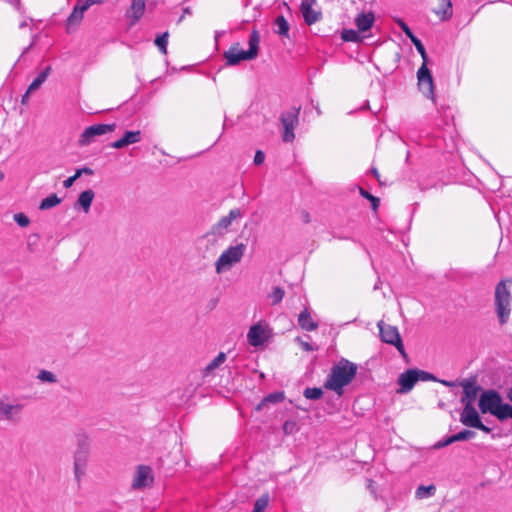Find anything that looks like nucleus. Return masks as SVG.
<instances>
[{"mask_svg": "<svg viewBox=\"0 0 512 512\" xmlns=\"http://www.w3.org/2000/svg\"><path fill=\"white\" fill-rule=\"evenodd\" d=\"M356 373L357 365L346 359H342L332 367L324 387L341 396L343 394V388L352 382Z\"/></svg>", "mask_w": 512, "mask_h": 512, "instance_id": "f257e3e1", "label": "nucleus"}, {"mask_svg": "<svg viewBox=\"0 0 512 512\" xmlns=\"http://www.w3.org/2000/svg\"><path fill=\"white\" fill-rule=\"evenodd\" d=\"M249 49L247 51L240 48L239 44H235L225 51L223 56L227 65L234 66L244 60L255 59L259 51L260 35L256 29H253L249 37Z\"/></svg>", "mask_w": 512, "mask_h": 512, "instance_id": "f03ea898", "label": "nucleus"}, {"mask_svg": "<svg viewBox=\"0 0 512 512\" xmlns=\"http://www.w3.org/2000/svg\"><path fill=\"white\" fill-rule=\"evenodd\" d=\"M245 250L246 245L243 243L228 247L215 261V272L217 274H222L224 272L230 271L242 260Z\"/></svg>", "mask_w": 512, "mask_h": 512, "instance_id": "7ed1b4c3", "label": "nucleus"}, {"mask_svg": "<svg viewBox=\"0 0 512 512\" xmlns=\"http://www.w3.org/2000/svg\"><path fill=\"white\" fill-rule=\"evenodd\" d=\"M512 295L506 281H500L495 288V309L501 325L505 324L511 313Z\"/></svg>", "mask_w": 512, "mask_h": 512, "instance_id": "20e7f679", "label": "nucleus"}, {"mask_svg": "<svg viewBox=\"0 0 512 512\" xmlns=\"http://www.w3.org/2000/svg\"><path fill=\"white\" fill-rule=\"evenodd\" d=\"M502 405V397L496 390L483 391L479 397L478 406L483 414L490 413L497 418Z\"/></svg>", "mask_w": 512, "mask_h": 512, "instance_id": "39448f33", "label": "nucleus"}, {"mask_svg": "<svg viewBox=\"0 0 512 512\" xmlns=\"http://www.w3.org/2000/svg\"><path fill=\"white\" fill-rule=\"evenodd\" d=\"M116 129V124H96L87 127L81 133L78 144L79 146H87L95 141L96 137L102 136L113 132Z\"/></svg>", "mask_w": 512, "mask_h": 512, "instance_id": "423d86ee", "label": "nucleus"}, {"mask_svg": "<svg viewBox=\"0 0 512 512\" xmlns=\"http://www.w3.org/2000/svg\"><path fill=\"white\" fill-rule=\"evenodd\" d=\"M300 108H293L281 114L280 122L283 126L282 139L284 142H293L295 139L294 129L298 125Z\"/></svg>", "mask_w": 512, "mask_h": 512, "instance_id": "0eeeda50", "label": "nucleus"}, {"mask_svg": "<svg viewBox=\"0 0 512 512\" xmlns=\"http://www.w3.org/2000/svg\"><path fill=\"white\" fill-rule=\"evenodd\" d=\"M154 483V473L148 465H138L135 469L131 488L133 490H143L152 487Z\"/></svg>", "mask_w": 512, "mask_h": 512, "instance_id": "6e6552de", "label": "nucleus"}, {"mask_svg": "<svg viewBox=\"0 0 512 512\" xmlns=\"http://www.w3.org/2000/svg\"><path fill=\"white\" fill-rule=\"evenodd\" d=\"M377 326L382 341L394 345L402 355H405L404 345L397 327L385 324L382 320L378 322Z\"/></svg>", "mask_w": 512, "mask_h": 512, "instance_id": "1a4fd4ad", "label": "nucleus"}, {"mask_svg": "<svg viewBox=\"0 0 512 512\" xmlns=\"http://www.w3.org/2000/svg\"><path fill=\"white\" fill-rule=\"evenodd\" d=\"M242 216L243 214L240 209L236 208L230 210L228 215L221 217L219 221L211 227L208 231V237L214 239L215 235L224 236L229 231L233 221Z\"/></svg>", "mask_w": 512, "mask_h": 512, "instance_id": "9d476101", "label": "nucleus"}, {"mask_svg": "<svg viewBox=\"0 0 512 512\" xmlns=\"http://www.w3.org/2000/svg\"><path fill=\"white\" fill-rule=\"evenodd\" d=\"M460 421L465 426L477 428L485 432L490 431V429L481 422L479 414L471 402L466 403L461 413Z\"/></svg>", "mask_w": 512, "mask_h": 512, "instance_id": "9b49d317", "label": "nucleus"}, {"mask_svg": "<svg viewBox=\"0 0 512 512\" xmlns=\"http://www.w3.org/2000/svg\"><path fill=\"white\" fill-rule=\"evenodd\" d=\"M418 86L419 89L428 97L433 96V78L430 70L427 67V63H422L421 67L417 72Z\"/></svg>", "mask_w": 512, "mask_h": 512, "instance_id": "f8f14e48", "label": "nucleus"}, {"mask_svg": "<svg viewBox=\"0 0 512 512\" xmlns=\"http://www.w3.org/2000/svg\"><path fill=\"white\" fill-rule=\"evenodd\" d=\"M23 405L10 403L5 400L0 401V416L8 421L18 422L21 417Z\"/></svg>", "mask_w": 512, "mask_h": 512, "instance_id": "ddd939ff", "label": "nucleus"}, {"mask_svg": "<svg viewBox=\"0 0 512 512\" xmlns=\"http://www.w3.org/2000/svg\"><path fill=\"white\" fill-rule=\"evenodd\" d=\"M419 380L418 370L409 369L398 377V384L400 388L398 393H407L414 387L415 383Z\"/></svg>", "mask_w": 512, "mask_h": 512, "instance_id": "4468645a", "label": "nucleus"}, {"mask_svg": "<svg viewBox=\"0 0 512 512\" xmlns=\"http://www.w3.org/2000/svg\"><path fill=\"white\" fill-rule=\"evenodd\" d=\"M315 3L316 0H303L300 5L304 21L308 25H312L321 19V12L312 8Z\"/></svg>", "mask_w": 512, "mask_h": 512, "instance_id": "2eb2a0df", "label": "nucleus"}, {"mask_svg": "<svg viewBox=\"0 0 512 512\" xmlns=\"http://www.w3.org/2000/svg\"><path fill=\"white\" fill-rule=\"evenodd\" d=\"M95 198V192L92 189H87L81 192L75 201L73 207L75 210H81L85 214L89 213L92 202Z\"/></svg>", "mask_w": 512, "mask_h": 512, "instance_id": "dca6fc26", "label": "nucleus"}, {"mask_svg": "<svg viewBox=\"0 0 512 512\" xmlns=\"http://www.w3.org/2000/svg\"><path fill=\"white\" fill-rule=\"evenodd\" d=\"M248 342L251 346L257 347L267 340L265 328L261 324L252 325L247 334Z\"/></svg>", "mask_w": 512, "mask_h": 512, "instance_id": "f3484780", "label": "nucleus"}, {"mask_svg": "<svg viewBox=\"0 0 512 512\" xmlns=\"http://www.w3.org/2000/svg\"><path fill=\"white\" fill-rule=\"evenodd\" d=\"M141 141V131H126L124 136L111 143V147L114 149H122L128 145L135 144Z\"/></svg>", "mask_w": 512, "mask_h": 512, "instance_id": "a211bd4d", "label": "nucleus"}, {"mask_svg": "<svg viewBox=\"0 0 512 512\" xmlns=\"http://www.w3.org/2000/svg\"><path fill=\"white\" fill-rule=\"evenodd\" d=\"M375 22V15L372 11L361 12L355 18V25L359 32L369 31Z\"/></svg>", "mask_w": 512, "mask_h": 512, "instance_id": "6ab92c4d", "label": "nucleus"}, {"mask_svg": "<svg viewBox=\"0 0 512 512\" xmlns=\"http://www.w3.org/2000/svg\"><path fill=\"white\" fill-rule=\"evenodd\" d=\"M87 10V8L83 4H77L74 8L72 13L67 19L66 22V30L67 32H71L72 28H75L78 26L82 19L84 12Z\"/></svg>", "mask_w": 512, "mask_h": 512, "instance_id": "aec40b11", "label": "nucleus"}, {"mask_svg": "<svg viewBox=\"0 0 512 512\" xmlns=\"http://www.w3.org/2000/svg\"><path fill=\"white\" fill-rule=\"evenodd\" d=\"M434 13L441 21L449 20L453 13L451 0H438V7L434 9Z\"/></svg>", "mask_w": 512, "mask_h": 512, "instance_id": "412c9836", "label": "nucleus"}, {"mask_svg": "<svg viewBox=\"0 0 512 512\" xmlns=\"http://www.w3.org/2000/svg\"><path fill=\"white\" fill-rule=\"evenodd\" d=\"M474 435H475V432H473L471 430H463L457 434L447 437L446 439H444L442 441L437 442L433 446V448H444L445 446L450 445L454 441L469 439V438H472Z\"/></svg>", "mask_w": 512, "mask_h": 512, "instance_id": "4be33fe9", "label": "nucleus"}, {"mask_svg": "<svg viewBox=\"0 0 512 512\" xmlns=\"http://www.w3.org/2000/svg\"><path fill=\"white\" fill-rule=\"evenodd\" d=\"M88 460L86 450H78L74 456L75 476L79 479L84 474L85 466Z\"/></svg>", "mask_w": 512, "mask_h": 512, "instance_id": "5701e85b", "label": "nucleus"}, {"mask_svg": "<svg viewBox=\"0 0 512 512\" xmlns=\"http://www.w3.org/2000/svg\"><path fill=\"white\" fill-rule=\"evenodd\" d=\"M299 326L306 331H313L318 328L317 322L313 320L307 308H305L298 317Z\"/></svg>", "mask_w": 512, "mask_h": 512, "instance_id": "b1692460", "label": "nucleus"}, {"mask_svg": "<svg viewBox=\"0 0 512 512\" xmlns=\"http://www.w3.org/2000/svg\"><path fill=\"white\" fill-rule=\"evenodd\" d=\"M226 360V354L224 352H220L203 370V377L210 376L215 369L220 367Z\"/></svg>", "mask_w": 512, "mask_h": 512, "instance_id": "393cba45", "label": "nucleus"}, {"mask_svg": "<svg viewBox=\"0 0 512 512\" xmlns=\"http://www.w3.org/2000/svg\"><path fill=\"white\" fill-rule=\"evenodd\" d=\"M145 11V1L144 0H133L131 8L128 12L129 17L138 21L144 14Z\"/></svg>", "mask_w": 512, "mask_h": 512, "instance_id": "a878e982", "label": "nucleus"}, {"mask_svg": "<svg viewBox=\"0 0 512 512\" xmlns=\"http://www.w3.org/2000/svg\"><path fill=\"white\" fill-rule=\"evenodd\" d=\"M51 72V67L47 66L44 71H42L37 78H35L32 83L28 87V93H33L38 90L40 86L46 81L47 77Z\"/></svg>", "mask_w": 512, "mask_h": 512, "instance_id": "bb28decb", "label": "nucleus"}, {"mask_svg": "<svg viewBox=\"0 0 512 512\" xmlns=\"http://www.w3.org/2000/svg\"><path fill=\"white\" fill-rule=\"evenodd\" d=\"M274 24L277 27L275 30V33H277L278 35H280L282 37L289 38L290 26H289L288 21L285 19V17L283 15L278 16L275 19Z\"/></svg>", "mask_w": 512, "mask_h": 512, "instance_id": "cd10ccee", "label": "nucleus"}, {"mask_svg": "<svg viewBox=\"0 0 512 512\" xmlns=\"http://www.w3.org/2000/svg\"><path fill=\"white\" fill-rule=\"evenodd\" d=\"M284 398H285V395L283 392L271 393L263 398V400L257 406V410H260L262 407H264L268 404L280 403L284 400Z\"/></svg>", "mask_w": 512, "mask_h": 512, "instance_id": "c85d7f7f", "label": "nucleus"}, {"mask_svg": "<svg viewBox=\"0 0 512 512\" xmlns=\"http://www.w3.org/2000/svg\"><path fill=\"white\" fill-rule=\"evenodd\" d=\"M436 493V486L431 484L428 486L420 485L415 491L417 499H426L434 496Z\"/></svg>", "mask_w": 512, "mask_h": 512, "instance_id": "c756f323", "label": "nucleus"}, {"mask_svg": "<svg viewBox=\"0 0 512 512\" xmlns=\"http://www.w3.org/2000/svg\"><path fill=\"white\" fill-rule=\"evenodd\" d=\"M62 202V199L59 198L56 194H51L48 197L44 198L39 206L40 210H48L59 205Z\"/></svg>", "mask_w": 512, "mask_h": 512, "instance_id": "7c9ffc66", "label": "nucleus"}, {"mask_svg": "<svg viewBox=\"0 0 512 512\" xmlns=\"http://www.w3.org/2000/svg\"><path fill=\"white\" fill-rule=\"evenodd\" d=\"M463 389H464L465 397L468 399V402L472 403L475 400V398L477 397L480 387L476 386L472 382H465L463 384Z\"/></svg>", "mask_w": 512, "mask_h": 512, "instance_id": "2f4dec72", "label": "nucleus"}, {"mask_svg": "<svg viewBox=\"0 0 512 512\" xmlns=\"http://www.w3.org/2000/svg\"><path fill=\"white\" fill-rule=\"evenodd\" d=\"M359 33L360 32L358 30L344 29L341 32V38L347 42H360L362 41V37L360 36Z\"/></svg>", "mask_w": 512, "mask_h": 512, "instance_id": "473e14b6", "label": "nucleus"}, {"mask_svg": "<svg viewBox=\"0 0 512 512\" xmlns=\"http://www.w3.org/2000/svg\"><path fill=\"white\" fill-rule=\"evenodd\" d=\"M37 379L42 383L54 384L58 382L57 376L53 372L45 369L39 371Z\"/></svg>", "mask_w": 512, "mask_h": 512, "instance_id": "72a5a7b5", "label": "nucleus"}, {"mask_svg": "<svg viewBox=\"0 0 512 512\" xmlns=\"http://www.w3.org/2000/svg\"><path fill=\"white\" fill-rule=\"evenodd\" d=\"M168 37L169 33L164 32L163 34L159 35L155 39V45L159 48V50L165 55L167 54V43H168Z\"/></svg>", "mask_w": 512, "mask_h": 512, "instance_id": "f704fd0d", "label": "nucleus"}, {"mask_svg": "<svg viewBox=\"0 0 512 512\" xmlns=\"http://www.w3.org/2000/svg\"><path fill=\"white\" fill-rule=\"evenodd\" d=\"M304 397L306 399L310 400H317L320 399L323 395V391L321 388L313 387V388H306L303 393Z\"/></svg>", "mask_w": 512, "mask_h": 512, "instance_id": "c9c22d12", "label": "nucleus"}, {"mask_svg": "<svg viewBox=\"0 0 512 512\" xmlns=\"http://www.w3.org/2000/svg\"><path fill=\"white\" fill-rule=\"evenodd\" d=\"M285 292L280 287H275L272 292L269 295V298L271 299V304L276 305L282 301L284 298Z\"/></svg>", "mask_w": 512, "mask_h": 512, "instance_id": "e433bc0d", "label": "nucleus"}, {"mask_svg": "<svg viewBox=\"0 0 512 512\" xmlns=\"http://www.w3.org/2000/svg\"><path fill=\"white\" fill-rule=\"evenodd\" d=\"M269 497L268 495H263L258 498L254 504V508L252 512H264L268 506Z\"/></svg>", "mask_w": 512, "mask_h": 512, "instance_id": "4c0bfd02", "label": "nucleus"}, {"mask_svg": "<svg viewBox=\"0 0 512 512\" xmlns=\"http://www.w3.org/2000/svg\"><path fill=\"white\" fill-rule=\"evenodd\" d=\"M507 418H511L512 419V406L509 405V404H505L503 403L502 407H501V411L497 417L498 420L500 421H503Z\"/></svg>", "mask_w": 512, "mask_h": 512, "instance_id": "58836bf2", "label": "nucleus"}, {"mask_svg": "<svg viewBox=\"0 0 512 512\" xmlns=\"http://www.w3.org/2000/svg\"><path fill=\"white\" fill-rule=\"evenodd\" d=\"M360 194L367 200L371 201L372 209L376 211L379 206V199L362 188H360Z\"/></svg>", "mask_w": 512, "mask_h": 512, "instance_id": "ea45409f", "label": "nucleus"}, {"mask_svg": "<svg viewBox=\"0 0 512 512\" xmlns=\"http://www.w3.org/2000/svg\"><path fill=\"white\" fill-rule=\"evenodd\" d=\"M14 220L20 227H27L30 223L29 218L23 213L15 214Z\"/></svg>", "mask_w": 512, "mask_h": 512, "instance_id": "a19ab883", "label": "nucleus"}, {"mask_svg": "<svg viewBox=\"0 0 512 512\" xmlns=\"http://www.w3.org/2000/svg\"><path fill=\"white\" fill-rule=\"evenodd\" d=\"M77 437V445L80 447H84L90 444L89 436L85 432H79L76 434Z\"/></svg>", "mask_w": 512, "mask_h": 512, "instance_id": "79ce46f5", "label": "nucleus"}, {"mask_svg": "<svg viewBox=\"0 0 512 512\" xmlns=\"http://www.w3.org/2000/svg\"><path fill=\"white\" fill-rule=\"evenodd\" d=\"M295 341L299 344V346L306 352L314 351L315 348L307 341H304L302 338L297 337Z\"/></svg>", "mask_w": 512, "mask_h": 512, "instance_id": "37998d69", "label": "nucleus"}, {"mask_svg": "<svg viewBox=\"0 0 512 512\" xmlns=\"http://www.w3.org/2000/svg\"><path fill=\"white\" fill-rule=\"evenodd\" d=\"M297 424L294 421H286L283 425L285 434H292L296 430Z\"/></svg>", "mask_w": 512, "mask_h": 512, "instance_id": "c03bdc74", "label": "nucleus"}, {"mask_svg": "<svg viewBox=\"0 0 512 512\" xmlns=\"http://www.w3.org/2000/svg\"><path fill=\"white\" fill-rule=\"evenodd\" d=\"M414 46L416 47L417 51L420 53V55L423 59V63H427V54H426V50H425V47L422 44V42L418 41L417 43L414 44Z\"/></svg>", "mask_w": 512, "mask_h": 512, "instance_id": "a18cd8bd", "label": "nucleus"}, {"mask_svg": "<svg viewBox=\"0 0 512 512\" xmlns=\"http://www.w3.org/2000/svg\"><path fill=\"white\" fill-rule=\"evenodd\" d=\"M221 237H223V236H222V235H215V238H214V239H212V238L210 239V238L208 237V232H207L206 234H204V235L202 236V238H201V239H202V241H205V242L207 243V245H212V246H214V245H216V244H217L218 239H219V238H221Z\"/></svg>", "mask_w": 512, "mask_h": 512, "instance_id": "49530a36", "label": "nucleus"}, {"mask_svg": "<svg viewBox=\"0 0 512 512\" xmlns=\"http://www.w3.org/2000/svg\"><path fill=\"white\" fill-rule=\"evenodd\" d=\"M397 24L401 28V30L405 33V35L408 37L412 33L411 29L408 27V25L401 19L397 20Z\"/></svg>", "mask_w": 512, "mask_h": 512, "instance_id": "de8ad7c7", "label": "nucleus"}, {"mask_svg": "<svg viewBox=\"0 0 512 512\" xmlns=\"http://www.w3.org/2000/svg\"><path fill=\"white\" fill-rule=\"evenodd\" d=\"M418 374H419V380H422V381L436 380V378L428 372L418 370Z\"/></svg>", "mask_w": 512, "mask_h": 512, "instance_id": "09e8293b", "label": "nucleus"}, {"mask_svg": "<svg viewBox=\"0 0 512 512\" xmlns=\"http://www.w3.org/2000/svg\"><path fill=\"white\" fill-rule=\"evenodd\" d=\"M265 160V154L258 150L256 153H255V156H254V163L255 165H261Z\"/></svg>", "mask_w": 512, "mask_h": 512, "instance_id": "8fccbe9b", "label": "nucleus"}, {"mask_svg": "<svg viewBox=\"0 0 512 512\" xmlns=\"http://www.w3.org/2000/svg\"><path fill=\"white\" fill-rule=\"evenodd\" d=\"M301 219L304 223H310L311 216H310L309 212H307L305 210L301 211Z\"/></svg>", "mask_w": 512, "mask_h": 512, "instance_id": "3c124183", "label": "nucleus"}, {"mask_svg": "<svg viewBox=\"0 0 512 512\" xmlns=\"http://www.w3.org/2000/svg\"><path fill=\"white\" fill-rule=\"evenodd\" d=\"M103 1L104 0H85V2H83L82 4L88 9L90 6L94 4H100Z\"/></svg>", "mask_w": 512, "mask_h": 512, "instance_id": "603ef678", "label": "nucleus"}, {"mask_svg": "<svg viewBox=\"0 0 512 512\" xmlns=\"http://www.w3.org/2000/svg\"><path fill=\"white\" fill-rule=\"evenodd\" d=\"M75 181H76L75 178L73 176H71L63 181V186L65 188H70L74 184Z\"/></svg>", "mask_w": 512, "mask_h": 512, "instance_id": "864d4df0", "label": "nucleus"}, {"mask_svg": "<svg viewBox=\"0 0 512 512\" xmlns=\"http://www.w3.org/2000/svg\"><path fill=\"white\" fill-rule=\"evenodd\" d=\"M31 93H28V90L26 91V93L22 96V99H21V103L22 104H27L28 103V100H29V95Z\"/></svg>", "mask_w": 512, "mask_h": 512, "instance_id": "5fc2aeb1", "label": "nucleus"}, {"mask_svg": "<svg viewBox=\"0 0 512 512\" xmlns=\"http://www.w3.org/2000/svg\"><path fill=\"white\" fill-rule=\"evenodd\" d=\"M82 170V173L83 174H86V175H92L93 174V170L89 167H84V168H81Z\"/></svg>", "mask_w": 512, "mask_h": 512, "instance_id": "6e6d98bb", "label": "nucleus"}, {"mask_svg": "<svg viewBox=\"0 0 512 512\" xmlns=\"http://www.w3.org/2000/svg\"><path fill=\"white\" fill-rule=\"evenodd\" d=\"M408 38L411 40V42L413 44L417 43L418 41H420L414 34L413 32L410 34V36H408Z\"/></svg>", "mask_w": 512, "mask_h": 512, "instance_id": "4d7b16f0", "label": "nucleus"}, {"mask_svg": "<svg viewBox=\"0 0 512 512\" xmlns=\"http://www.w3.org/2000/svg\"><path fill=\"white\" fill-rule=\"evenodd\" d=\"M81 175H83L82 173V170L81 168L80 169H77L75 174L73 175V177L75 178V180H77Z\"/></svg>", "mask_w": 512, "mask_h": 512, "instance_id": "13d9d810", "label": "nucleus"}, {"mask_svg": "<svg viewBox=\"0 0 512 512\" xmlns=\"http://www.w3.org/2000/svg\"><path fill=\"white\" fill-rule=\"evenodd\" d=\"M368 483H369L368 484L369 489L371 490L372 493H374V487H373L374 482L372 480H368Z\"/></svg>", "mask_w": 512, "mask_h": 512, "instance_id": "bf43d9fd", "label": "nucleus"}, {"mask_svg": "<svg viewBox=\"0 0 512 512\" xmlns=\"http://www.w3.org/2000/svg\"><path fill=\"white\" fill-rule=\"evenodd\" d=\"M372 173L380 181V179H379L380 175H379V172L377 171V169H375V168L372 169Z\"/></svg>", "mask_w": 512, "mask_h": 512, "instance_id": "052dcab7", "label": "nucleus"}, {"mask_svg": "<svg viewBox=\"0 0 512 512\" xmlns=\"http://www.w3.org/2000/svg\"><path fill=\"white\" fill-rule=\"evenodd\" d=\"M508 398L510 401H512V387L510 388V390L508 392Z\"/></svg>", "mask_w": 512, "mask_h": 512, "instance_id": "680f3d73", "label": "nucleus"}, {"mask_svg": "<svg viewBox=\"0 0 512 512\" xmlns=\"http://www.w3.org/2000/svg\"><path fill=\"white\" fill-rule=\"evenodd\" d=\"M3 178H4V174H3V172L0 170V181H2V180H3Z\"/></svg>", "mask_w": 512, "mask_h": 512, "instance_id": "e2e57ef3", "label": "nucleus"}, {"mask_svg": "<svg viewBox=\"0 0 512 512\" xmlns=\"http://www.w3.org/2000/svg\"><path fill=\"white\" fill-rule=\"evenodd\" d=\"M184 13H185V14H189V13H190V9H189V8H185V9H184Z\"/></svg>", "mask_w": 512, "mask_h": 512, "instance_id": "0e129e2a", "label": "nucleus"}, {"mask_svg": "<svg viewBox=\"0 0 512 512\" xmlns=\"http://www.w3.org/2000/svg\"><path fill=\"white\" fill-rule=\"evenodd\" d=\"M443 384L447 385V386H450L451 384L447 381H442Z\"/></svg>", "mask_w": 512, "mask_h": 512, "instance_id": "69168bd1", "label": "nucleus"}]
</instances>
